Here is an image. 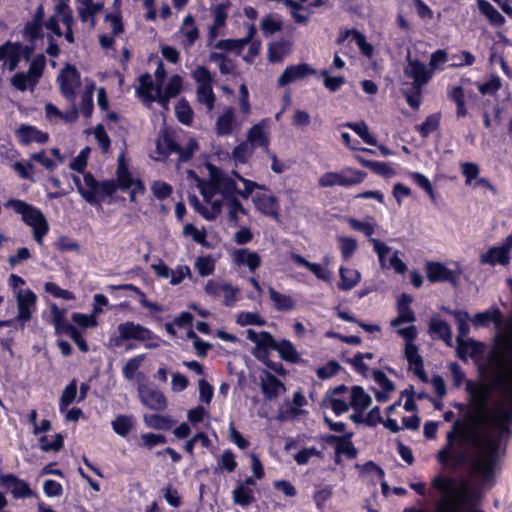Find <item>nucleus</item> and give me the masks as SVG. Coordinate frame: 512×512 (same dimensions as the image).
Instances as JSON below:
<instances>
[{"label":"nucleus","mask_w":512,"mask_h":512,"mask_svg":"<svg viewBox=\"0 0 512 512\" xmlns=\"http://www.w3.org/2000/svg\"><path fill=\"white\" fill-rule=\"evenodd\" d=\"M484 374L485 367L482 364V490L494 485L501 471V439L511 434L509 424L504 423H492L496 431L494 434L485 431L488 391L484 384Z\"/></svg>","instance_id":"f257e3e1"},{"label":"nucleus","mask_w":512,"mask_h":512,"mask_svg":"<svg viewBox=\"0 0 512 512\" xmlns=\"http://www.w3.org/2000/svg\"><path fill=\"white\" fill-rule=\"evenodd\" d=\"M207 169L210 176H212L213 183L218 188V192L224 199L234 197L235 194L247 199L256 188H262L256 182L243 178L235 169L232 170V175L243 183V189H237L236 181L216 166L208 164Z\"/></svg>","instance_id":"f03ea898"},{"label":"nucleus","mask_w":512,"mask_h":512,"mask_svg":"<svg viewBox=\"0 0 512 512\" xmlns=\"http://www.w3.org/2000/svg\"><path fill=\"white\" fill-rule=\"evenodd\" d=\"M22 216V220L33 229V236L36 242L43 244V238L49 230L44 214L32 205L21 200H9L5 204Z\"/></svg>","instance_id":"7ed1b4c3"},{"label":"nucleus","mask_w":512,"mask_h":512,"mask_svg":"<svg viewBox=\"0 0 512 512\" xmlns=\"http://www.w3.org/2000/svg\"><path fill=\"white\" fill-rule=\"evenodd\" d=\"M73 181L80 195L90 204L97 203L98 196L102 198L111 196L117 190V185L113 180L98 182L90 173L83 176V183L77 176L73 178Z\"/></svg>","instance_id":"20e7f679"},{"label":"nucleus","mask_w":512,"mask_h":512,"mask_svg":"<svg viewBox=\"0 0 512 512\" xmlns=\"http://www.w3.org/2000/svg\"><path fill=\"white\" fill-rule=\"evenodd\" d=\"M397 333L406 340L405 344V358L409 363V368L412 369L414 374L423 382L428 381V376L424 370L423 358L418 352V347L414 344L417 336V330L414 325L406 328H399Z\"/></svg>","instance_id":"39448f33"},{"label":"nucleus","mask_w":512,"mask_h":512,"mask_svg":"<svg viewBox=\"0 0 512 512\" xmlns=\"http://www.w3.org/2000/svg\"><path fill=\"white\" fill-rule=\"evenodd\" d=\"M45 66V56L43 54H38L31 61L27 72H17L12 77V86L21 92H24L27 89L32 91L42 77Z\"/></svg>","instance_id":"423d86ee"},{"label":"nucleus","mask_w":512,"mask_h":512,"mask_svg":"<svg viewBox=\"0 0 512 512\" xmlns=\"http://www.w3.org/2000/svg\"><path fill=\"white\" fill-rule=\"evenodd\" d=\"M366 173L347 167L338 172H326L318 179V185L322 188L334 186L350 187L361 183Z\"/></svg>","instance_id":"0eeeda50"},{"label":"nucleus","mask_w":512,"mask_h":512,"mask_svg":"<svg viewBox=\"0 0 512 512\" xmlns=\"http://www.w3.org/2000/svg\"><path fill=\"white\" fill-rule=\"evenodd\" d=\"M117 329L119 335L113 340L115 346H121L124 341L136 340L145 342L154 338L152 331L132 321L120 323Z\"/></svg>","instance_id":"6e6552de"},{"label":"nucleus","mask_w":512,"mask_h":512,"mask_svg":"<svg viewBox=\"0 0 512 512\" xmlns=\"http://www.w3.org/2000/svg\"><path fill=\"white\" fill-rule=\"evenodd\" d=\"M137 392L140 402L147 409L162 412L167 408V399L160 390L154 389L147 384L139 383Z\"/></svg>","instance_id":"1a4fd4ad"},{"label":"nucleus","mask_w":512,"mask_h":512,"mask_svg":"<svg viewBox=\"0 0 512 512\" xmlns=\"http://www.w3.org/2000/svg\"><path fill=\"white\" fill-rule=\"evenodd\" d=\"M403 72L405 77L413 79V89L418 93H421L422 87L431 78V72L427 70L426 65L416 59H411L410 53L407 55V64Z\"/></svg>","instance_id":"9d476101"},{"label":"nucleus","mask_w":512,"mask_h":512,"mask_svg":"<svg viewBox=\"0 0 512 512\" xmlns=\"http://www.w3.org/2000/svg\"><path fill=\"white\" fill-rule=\"evenodd\" d=\"M494 351L502 357L512 356V318L505 320L503 327L495 336Z\"/></svg>","instance_id":"9b49d317"},{"label":"nucleus","mask_w":512,"mask_h":512,"mask_svg":"<svg viewBox=\"0 0 512 512\" xmlns=\"http://www.w3.org/2000/svg\"><path fill=\"white\" fill-rule=\"evenodd\" d=\"M58 80L63 95L67 99H73L76 89L80 85V77L77 69L74 66L67 65L61 71Z\"/></svg>","instance_id":"f8f14e48"},{"label":"nucleus","mask_w":512,"mask_h":512,"mask_svg":"<svg viewBox=\"0 0 512 512\" xmlns=\"http://www.w3.org/2000/svg\"><path fill=\"white\" fill-rule=\"evenodd\" d=\"M316 74V70L313 69L307 63H301L297 65H290L279 76L277 83L278 86L283 87L296 80L303 79L308 75Z\"/></svg>","instance_id":"ddd939ff"},{"label":"nucleus","mask_w":512,"mask_h":512,"mask_svg":"<svg viewBox=\"0 0 512 512\" xmlns=\"http://www.w3.org/2000/svg\"><path fill=\"white\" fill-rule=\"evenodd\" d=\"M36 295L29 289L17 292V319L25 323L31 319V309L36 305Z\"/></svg>","instance_id":"4468645a"},{"label":"nucleus","mask_w":512,"mask_h":512,"mask_svg":"<svg viewBox=\"0 0 512 512\" xmlns=\"http://www.w3.org/2000/svg\"><path fill=\"white\" fill-rule=\"evenodd\" d=\"M0 484L11 489V493L15 498H25L33 495L28 483L12 474L0 475Z\"/></svg>","instance_id":"2eb2a0df"},{"label":"nucleus","mask_w":512,"mask_h":512,"mask_svg":"<svg viewBox=\"0 0 512 512\" xmlns=\"http://www.w3.org/2000/svg\"><path fill=\"white\" fill-rule=\"evenodd\" d=\"M254 203L261 213L279 221V203L275 196L266 194L257 195L254 199Z\"/></svg>","instance_id":"dca6fc26"},{"label":"nucleus","mask_w":512,"mask_h":512,"mask_svg":"<svg viewBox=\"0 0 512 512\" xmlns=\"http://www.w3.org/2000/svg\"><path fill=\"white\" fill-rule=\"evenodd\" d=\"M261 391L265 398L272 400L285 392L284 384L272 373H267L265 379L261 380Z\"/></svg>","instance_id":"f3484780"},{"label":"nucleus","mask_w":512,"mask_h":512,"mask_svg":"<svg viewBox=\"0 0 512 512\" xmlns=\"http://www.w3.org/2000/svg\"><path fill=\"white\" fill-rule=\"evenodd\" d=\"M234 262L238 265H246L250 271H255L261 265L260 256L247 248L239 249L234 253Z\"/></svg>","instance_id":"a211bd4d"},{"label":"nucleus","mask_w":512,"mask_h":512,"mask_svg":"<svg viewBox=\"0 0 512 512\" xmlns=\"http://www.w3.org/2000/svg\"><path fill=\"white\" fill-rule=\"evenodd\" d=\"M426 274L431 282L449 281L453 278V272L439 262L427 263Z\"/></svg>","instance_id":"6ab92c4d"},{"label":"nucleus","mask_w":512,"mask_h":512,"mask_svg":"<svg viewBox=\"0 0 512 512\" xmlns=\"http://www.w3.org/2000/svg\"><path fill=\"white\" fill-rule=\"evenodd\" d=\"M16 133L19 136L20 141L25 145H28L31 142L44 143L48 140V135L46 133H43L30 125H21L17 129Z\"/></svg>","instance_id":"aec40b11"},{"label":"nucleus","mask_w":512,"mask_h":512,"mask_svg":"<svg viewBox=\"0 0 512 512\" xmlns=\"http://www.w3.org/2000/svg\"><path fill=\"white\" fill-rule=\"evenodd\" d=\"M510 262L509 247H493L486 254H482V264L507 265Z\"/></svg>","instance_id":"412c9836"},{"label":"nucleus","mask_w":512,"mask_h":512,"mask_svg":"<svg viewBox=\"0 0 512 512\" xmlns=\"http://www.w3.org/2000/svg\"><path fill=\"white\" fill-rule=\"evenodd\" d=\"M429 330L442 339L448 346H452V331L447 322L433 317L430 320Z\"/></svg>","instance_id":"4be33fe9"},{"label":"nucleus","mask_w":512,"mask_h":512,"mask_svg":"<svg viewBox=\"0 0 512 512\" xmlns=\"http://www.w3.org/2000/svg\"><path fill=\"white\" fill-rule=\"evenodd\" d=\"M234 109L228 107L217 119L215 129L219 136L230 135L233 131Z\"/></svg>","instance_id":"5701e85b"},{"label":"nucleus","mask_w":512,"mask_h":512,"mask_svg":"<svg viewBox=\"0 0 512 512\" xmlns=\"http://www.w3.org/2000/svg\"><path fill=\"white\" fill-rule=\"evenodd\" d=\"M247 338L256 344L259 349H272L275 350L277 341L268 332L257 333L256 331L247 330Z\"/></svg>","instance_id":"b1692460"},{"label":"nucleus","mask_w":512,"mask_h":512,"mask_svg":"<svg viewBox=\"0 0 512 512\" xmlns=\"http://www.w3.org/2000/svg\"><path fill=\"white\" fill-rule=\"evenodd\" d=\"M250 146L262 147L268 149L269 139L264 133V127L261 124H256L250 128L247 134V141Z\"/></svg>","instance_id":"393cba45"},{"label":"nucleus","mask_w":512,"mask_h":512,"mask_svg":"<svg viewBox=\"0 0 512 512\" xmlns=\"http://www.w3.org/2000/svg\"><path fill=\"white\" fill-rule=\"evenodd\" d=\"M290 51L291 43L288 41L272 43L268 47V60L271 63H280Z\"/></svg>","instance_id":"a878e982"},{"label":"nucleus","mask_w":512,"mask_h":512,"mask_svg":"<svg viewBox=\"0 0 512 512\" xmlns=\"http://www.w3.org/2000/svg\"><path fill=\"white\" fill-rule=\"evenodd\" d=\"M270 299L273 301L274 308L278 311H291L295 308V303L291 296L281 294L273 287L268 288Z\"/></svg>","instance_id":"bb28decb"},{"label":"nucleus","mask_w":512,"mask_h":512,"mask_svg":"<svg viewBox=\"0 0 512 512\" xmlns=\"http://www.w3.org/2000/svg\"><path fill=\"white\" fill-rule=\"evenodd\" d=\"M52 322L55 327L56 334H67L73 325L66 321V311L59 309L55 304L51 306Z\"/></svg>","instance_id":"cd10ccee"},{"label":"nucleus","mask_w":512,"mask_h":512,"mask_svg":"<svg viewBox=\"0 0 512 512\" xmlns=\"http://www.w3.org/2000/svg\"><path fill=\"white\" fill-rule=\"evenodd\" d=\"M291 258L293 261L299 265H302L309 269L318 279L328 281L330 279V272L323 268L320 264L311 263L307 261L300 254H292Z\"/></svg>","instance_id":"c85d7f7f"},{"label":"nucleus","mask_w":512,"mask_h":512,"mask_svg":"<svg viewBox=\"0 0 512 512\" xmlns=\"http://www.w3.org/2000/svg\"><path fill=\"white\" fill-rule=\"evenodd\" d=\"M372 399L362 387L353 386L351 389V400L349 405L354 409H366L370 406Z\"/></svg>","instance_id":"c756f323"},{"label":"nucleus","mask_w":512,"mask_h":512,"mask_svg":"<svg viewBox=\"0 0 512 512\" xmlns=\"http://www.w3.org/2000/svg\"><path fill=\"white\" fill-rule=\"evenodd\" d=\"M214 21L209 27V38L214 40L218 36V29L223 27L226 23L227 12L226 6L223 4L217 5L213 10Z\"/></svg>","instance_id":"7c9ffc66"},{"label":"nucleus","mask_w":512,"mask_h":512,"mask_svg":"<svg viewBox=\"0 0 512 512\" xmlns=\"http://www.w3.org/2000/svg\"><path fill=\"white\" fill-rule=\"evenodd\" d=\"M192 77L197 83L196 91L212 89L213 78L210 71L205 66H198L192 72Z\"/></svg>","instance_id":"2f4dec72"},{"label":"nucleus","mask_w":512,"mask_h":512,"mask_svg":"<svg viewBox=\"0 0 512 512\" xmlns=\"http://www.w3.org/2000/svg\"><path fill=\"white\" fill-rule=\"evenodd\" d=\"M275 351H277L280 357L287 362L297 363L300 361L299 354L290 341L282 340L277 342Z\"/></svg>","instance_id":"473e14b6"},{"label":"nucleus","mask_w":512,"mask_h":512,"mask_svg":"<svg viewBox=\"0 0 512 512\" xmlns=\"http://www.w3.org/2000/svg\"><path fill=\"white\" fill-rule=\"evenodd\" d=\"M443 310L449 314H452L455 317V320L458 324V336H457V344L461 345L463 338L468 334L469 332V315L467 312L464 311H451L446 308H443Z\"/></svg>","instance_id":"72a5a7b5"},{"label":"nucleus","mask_w":512,"mask_h":512,"mask_svg":"<svg viewBox=\"0 0 512 512\" xmlns=\"http://www.w3.org/2000/svg\"><path fill=\"white\" fill-rule=\"evenodd\" d=\"M339 272L341 282L338 284V287L341 290L347 291L352 289L354 286L357 285V283L360 280V273L357 270L346 269L341 267Z\"/></svg>","instance_id":"f704fd0d"},{"label":"nucleus","mask_w":512,"mask_h":512,"mask_svg":"<svg viewBox=\"0 0 512 512\" xmlns=\"http://www.w3.org/2000/svg\"><path fill=\"white\" fill-rule=\"evenodd\" d=\"M482 15L485 16L489 23L496 28L503 26L505 23V18L491 3L486 0H482Z\"/></svg>","instance_id":"c9c22d12"},{"label":"nucleus","mask_w":512,"mask_h":512,"mask_svg":"<svg viewBox=\"0 0 512 512\" xmlns=\"http://www.w3.org/2000/svg\"><path fill=\"white\" fill-rule=\"evenodd\" d=\"M132 416L118 415L111 423L114 432L122 437H125L133 427Z\"/></svg>","instance_id":"e433bc0d"},{"label":"nucleus","mask_w":512,"mask_h":512,"mask_svg":"<svg viewBox=\"0 0 512 512\" xmlns=\"http://www.w3.org/2000/svg\"><path fill=\"white\" fill-rule=\"evenodd\" d=\"M253 147L249 145L248 142L244 141L237 145L232 151V159L235 161V164H245L249 158L253 154Z\"/></svg>","instance_id":"4c0bfd02"},{"label":"nucleus","mask_w":512,"mask_h":512,"mask_svg":"<svg viewBox=\"0 0 512 512\" xmlns=\"http://www.w3.org/2000/svg\"><path fill=\"white\" fill-rule=\"evenodd\" d=\"M179 150V145L174 141L173 137L164 133L157 141V151L161 155H167Z\"/></svg>","instance_id":"58836bf2"},{"label":"nucleus","mask_w":512,"mask_h":512,"mask_svg":"<svg viewBox=\"0 0 512 512\" xmlns=\"http://www.w3.org/2000/svg\"><path fill=\"white\" fill-rule=\"evenodd\" d=\"M143 421L148 427L153 429H169L173 423L169 418L158 414H145Z\"/></svg>","instance_id":"ea45409f"},{"label":"nucleus","mask_w":512,"mask_h":512,"mask_svg":"<svg viewBox=\"0 0 512 512\" xmlns=\"http://www.w3.org/2000/svg\"><path fill=\"white\" fill-rule=\"evenodd\" d=\"M233 501L235 504L246 506L254 501L253 492L250 487L245 485L237 486L233 491Z\"/></svg>","instance_id":"a19ab883"},{"label":"nucleus","mask_w":512,"mask_h":512,"mask_svg":"<svg viewBox=\"0 0 512 512\" xmlns=\"http://www.w3.org/2000/svg\"><path fill=\"white\" fill-rule=\"evenodd\" d=\"M345 125L357 133L365 143L369 145L377 144L376 138L369 133L368 126L365 122H348Z\"/></svg>","instance_id":"79ce46f5"},{"label":"nucleus","mask_w":512,"mask_h":512,"mask_svg":"<svg viewBox=\"0 0 512 512\" xmlns=\"http://www.w3.org/2000/svg\"><path fill=\"white\" fill-rule=\"evenodd\" d=\"M225 205L228 209V218L234 224L238 223V214H246L247 211L241 204V202L234 196L225 199Z\"/></svg>","instance_id":"37998d69"},{"label":"nucleus","mask_w":512,"mask_h":512,"mask_svg":"<svg viewBox=\"0 0 512 512\" xmlns=\"http://www.w3.org/2000/svg\"><path fill=\"white\" fill-rule=\"evenodd\" d=\"M22 56V45L20 43L11 44L8 42L7 54L8 58V69L13 71L17 68L20 58Z\"/></svg>","instance_id":"c03bdc74"},{"label":"nucleus","mask_w":512,"mask_h":512,"mask_svg":"<svg viewBox=\"0 0 512 512\" xmlns=\"http://www.w3.org/2000/svg\"><path fill=\"white\" fill-rule=\"evenodd\" d=\"M236 322L241 326H264L266 324V320L262 318L259 313L255 312H242L238 314Z\"/></svg>","instance_id":"a18cd8bd"},{"label":"nucleus","mask_w":512,"mask_h":512,"mask_svg":"<svg viewBox=\"0 0 512 512\" xmlns=\"http://www.w3.org/2000/svg\"><path fill=\"white\" fill-rule=\"evenodd\" d=\"M197 186L207 202H210L211 199H213V197L219 193L218 188H216V185L213 183L212 176L210 175L208 181H204L198 178Z\"/></svg>","instance_id":"49530a36"},{"label":"nucleus","mask_w":512,"mask_h":512,"mask_svg":"<svg viewBox=\"0 0 512 512\" xmlns=\"http://www.w3.org/2000/svg\"><path fill=\"white\" fill-rule=\"evenodd\" d=\"M340 250L344 260H348L356 251L358 244L354 238L347 236H340L338 238Z\"/></svg>","instance_id":"de8ad7c7"},{"label":"nucleus","mask_w":512,"mask_h":512,"mask_svg":"<svg viewBox=\"0 0 512 512\" xmlns=\"http://www.w3.org/2000/svg\"><path fill=\"white\" fill-rule=\"evenodd\" d=\"M397 311L398 316L390 322L392 327L398 328L404 323H413L415 321V313L411 308H397Z\"/></svg>","instance_id":"09e8293b"},{"label":"nucleus","mask_w":512,"mask_h":512,"mask_svg":"<svg viewBox=\"0 0 512 512\" xmlns=\"http://www.w3.org/2000/svg\"><path fill=\"white\" fill-rule=\"evenodd\" d=\"M247 44V40H241V39H225V40H219L215 44V48L220 50H227V51H237L240 53L244 46Z\"/></svg>","instance_id":"8fccbe9b"},{"label":"nucleus","mask_w":512,"mask_h":512,"mask_svg":"<svg viewBox=\"0 0 512 512\" xmlns=\"http://www.w3.org/2000/svg\"><path fill=\"white\" fill-rule=\"evenodd\" d=\"M176 116L178 120L183 124H190L192 121V110L185 100L178 102L175 108Z\"/></svg>","instance_id":"3c124183"},{"label":"nucleus","mask_w":512,"mask_h":512,"mask_svg":"<svg viewBox=\"0 0 512 512\" xmlns=\"http://www.w3.org/2000/svg\"><path fill=\"white\" fill-rule=\"evenodd\" d=\"M42 26H43L42 22H37L32 19V21L27 22L25 24L23 33L31 41H34L35 39L41 38L43 36Z\"/></svg>","instance_id":"603ef678"},{"label":"nucleus","mask_w":512,"mask_h":512,"mask_svg":"<svg viewBox=\"0 0 512 512\" xmlns=\"http://www.w3.org/2000/svg\"><path fill=\"white\" fill-rule=\"evenodd\" d=\"M440 117L437 114H432L418 126V129L423 137H427L431 132L435 131L439 126Z\"/></svg>","instance_id":"864d4df0"},{"label":"nucleus","mask_w":512,"mask_h":512,"mask_svg":"<svg viewBox=\"0 0 512 512\" xmlns=\"http://www.w3.org/2000/svg\"><path fill=\"white\" fill-rule=\"evenodd\" d=\"M322 406L323 407L330 406L332 408V410L337 415L346 412L348 410V407H349V405L345 401L337 399V398H334L331 395H327L323 399Z\"/></svg>","instance_id":"5fc2aeb1"},{"label":"nucleus","mask_w":512,"mask_h":512,"mask_svg":"<svg viewBox=\"0 0 512 512\" xmlns=\"http://www.w3.org/2000/svg\"><path fill=\"white\" fill-rule=\"evenodd\" d=\"M195 267L197 268L200 276H208L214 271V260L209 256L199 257L196 260Z\"/></svg>","instance_id":"6e6d98bb"},{"label":"nucleus","mask_w":512,"mask_h":512,"mask_svg":"<svg viewBox=\"0 0 512 512\" xmlns=\"http://www.w3.org/2000/svg\"><path fill=\"white\" fill-rule=\"evenodd\" d=\"M40 447L43 451H58L63 446V436L60 433L55 434L52 443H49L46 436H42L39 439Z\"/></svg>","instance_id":"4d7b16f0"},{"label":"nucleus","mask_w":512,"mask_h":512,"mask_svg":"<svg viewBox=\"0 0 512 512\" xmlns=\"http://www.w3.org/2000/svg\"><path fill=\"white\" fill-rule=\"evenodd\" d=\"M76 394H77V384H76V380H72L64 389L63 393H62V396H61V400H60V405L62 408H65L67 407L69 404H71L75 398H76Z\"/></svg>","instance_id":"13d9d810"},{"label":"nucleus","mask_w":512,"mask_h":512,"mask_svg":"<svg viewBox=\"0 0 512 512\" xmlns=\"http://www.w3.org/2000/svg\"><path fill=\"white\" fill-rule=\"evenodd\" d=\"M282 28L281 23L276 21L272 16L267 15L260 22V29L265 35H272Z\"/></svg>","instance_id":"bf43d9fd"},{"label":"nucleus","mask_w":512,"mask_h":512,"mask_svg":"<svg viewBox=\"0 0 512 512\" xmlns=\"http://www.w3.org/2000/svg\"><path fill=\"white\" fill-rule=\"evenodd\" d=\"M151 190L153 195L160 200L168 198L172 193V187L163 181H154Z\"/></svg>","instance_id":"052dcab7"},{"label":"nucleus","mask_w":512,"mask_h":512,"mask_svg":"<svg viewBox=\"0 0 512 512\" xmlns=\"http://www.w3.org/2000/svg\"><path fill=\"white\" fill-rule=\"evenodd\" d=\"M351 436L352 433H349L347 436L344 437L341 443L336 446V452L337 454H344L348 458L352 459L356 457L357 451L355 450L351 441L349 440Z\"/></svg>","instance_id":"680f3d73"},{"label":"nucleus","mask_w":512,"mask_h":512,"mask_svg":"<svg viewBox=\"0 0 512 512\" xmlns=\"http://www.w3.org/2000/svg\"><path fill=\"white\" fill-rule=\"evenodd\" d=\"M220 468L231 473L235 470L237 463L231 450H225L219 458Z\"/></svg>","instance_id":"e2e57ef3"},{"label":"nucleus","mask_w":512,"mask_h":512,"mask_svg":"<svg viewBox=\"0 0 512 512\" xmlns=\"http://www.w3.org/2000/svg\"><path fill=\"white\" fill-rule=\"evenodd\" d=\"M143 360L144 355H138L127 361L123 368V373L128 380H132L134 378L135 372L137 371Z\"/></svg>","instance_id":"0e129e2a"},{"label":"nucleus","mask_w":512,"mask_h":512,"mask_svg":"<svg viewBox=\"0 0 512 512\" xmlns=\"http://www.w3.org/2000/svg\"><path fill=\"white\" fill-rule=\"evenodd\" d=\"M320 75L323 78L325 87L332 92H335L336 90H338L344 83L343 77L330 76L327 70L321 71Z\"/></svg>","instance_id":"69168bd1"},{"label":"nucleus","mask_w":512,"mask_h":512,"mask_svg":"<svg viewBox=\"0 0 512 512\" xmlns=\"http://www.w3.org/2000/svg\"><path fill=\"white\" fill-rule=\"evenodd\" d=\"M140 87L138 88V94L140 96L149 98L152 95L153 81L150 74L145 73L139 77Z\"/></svg>","instance_id":"338daca9"},{"label":"nucleus","mask_w":512,"mask_h":512,"mask_svg":"<svg viewBox=\"0 0 512 512\" xmlns=\"http://www.w3.org/2000/svg\"><path fill=\"white\" fill-rule=\"evenodd\" d=\"M494 383L495 387L501 389L503 392H512V368L505 374L498 375Z\"/></svg>","instance_id":"774afa93"}]
</instances>
